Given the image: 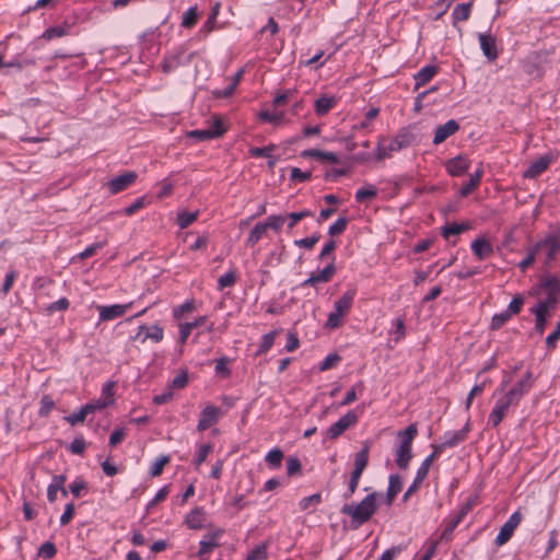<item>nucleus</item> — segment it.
I'll return each mask as SVG.
<instances>
[{"label":"nucleus","mask_w":560,"mask_h":560,"mask_svg":"<svg viewBox=\"0 0 560 560\" xmlns=\"http://www.w3.org/2000/svg\"><path fill=\"white\" fill-rule=\"evenodd\" d=\"M378 497L380 494L377 492H372L359 503L343 504L340 512L351 518L353 528H358L370 521L371 517L375 514L377 510Z\"/></svg>","instance_id":"f257e3e1"},{"label":"nucleus","mask_w":560,"mask_h":560,"mask_svg":"<svg viewBox=\"0 0 560 560\" xmlns=\"http://www.w3.org/2000/svg\"><path fill=\"white\" fill-rule=\"evenodd\" d=\"M418 433L416 424L408 425L397 433L398 444L395 447V462L400 469H406L412 458V441Z\"/></svg>","instance_id":"f03ea898"},{"label":"nucleus","mask_w":560,"mask_h":560,"mask_svg":"<svg viewBox=\"0 0 560 560\" xmlns=\"http://www.w3.org/2000/svg\"><path fill=\"white\" fill-rule=\"evenodd\" d=\"M412 142V136L406 130H400L393 139L387 140L384 137L378 138V142L375 149V158L377 161H382L392 156L394 152H398Z\"/></svg>","instance_id":"7ed1b4c3"},{"label":"nucleus","mask_w":560,"mask_h":560,"mask_svg":"<svg viewBox=\"0 0 560 560\" xmlns=\"http://www.w3.org/2000/svg\"><path fill=\"white\" fill-rule=\"evenodd\" d=\"M510 378H503L500 387L493 393V397H498L495 404L489 413L488 425L497 428L508 415L509 408L516 406L517 402L503 393L504 387L509 384Z\"/></svg>","instance_id":"20e7f679"},{"label":"nucleus","mask_w":560,"mask_h":560,"mask_svg":"<svg viewBox=\"0 0 560 560\" xmlns=\"http://www.w3.org/2000/svg\"><path fill=\"white\" fill-rule=\"evenodd\" d=\"M355 296V290H348L340 299L335 302L334 311L330 312L327 318L326 326L328 328H337L343 316L350 311Z\"/></svg>","instance_id":"39448f33"},{"label":"nucleus","mask_w":560,"mask_h":560,"mask_svg":"<svg viewBox=\"0 0 560 560\" xmlns=\"http://www.w3.org/2000/svg\"><path fill=\"white\" fill-rule=\"evenodd\" d=\"M555 304L556 298L550 294L547 299L538 301L535 306L532 307V313L536 316L535 330L539 335L544 334L547 318L553 310Z\"/></svg>","instance_id":"423d86ee"},{"label":"nucleus","mask_w":560,"mask_h":560,"mask_svg":"<svg viewBox=\"0 0 560 560\" xmlns=\"http://www.w3.org/2000/svg\"><path fill=\"white\" fill-rule=\"evenodd\" d=\"M534 246L537 252L545 250L546 265L551 262L560 252V228L548 233L542 240L534 244Z\"/></svg>","instance_id":"0eeeda50"},{"label":"nucleus","mask_w":560,"mask_h":560,"mask_svg":"<svg viewBox=\"0 0 560 560\" xmlns=\"http://www.w3.org/2000/svg\"><path fill=\"white\" fill-rule=\"evenodd\" d=\"M438 457H439V455H436V453L433 452L427 458H424V460L421 463L420 467L417 470L413 482L411 483V486L407 489V491L404 494V498H402L404 501H407L409 499V497L419 489L421 483L427 478L432 463Z\"/></svg>","instance_id":"6e6552de"},{"label":"nucleus","mask_w":560,"mask_h":560,"mask_svg":"<svg viewBox=\"0 0 560 560\" xmlns=\"http://www.w3.org/2000/svg\"><path fill=\"white\" fill-rule=\"evenodd\" d=\"M469 430V423L467 422L466 425L460 430L446 432L443 436L442 443L433 446V452L440 456L443 450L456 446L466 439Z\"/></svg>","instance_id":"1a4fd4ad"},{"label":"nucleus","mask_w":560,"mask_h":560,"mask_svg":"<svg viewBox=\"0 0 560 560\" xmlns=\"http://www.w3.org/2000/svg\"><path fill=\"white\" fill-rule=\"evenodd\" d=\"M533 373L527 371L510 389L505 390L504 388L503 393L518 404L522 397L533 387Z\"/></svg>","instance_id":"9d476101"},{"label":"nucleus","mask_w":560,"mask_h":560,"mask_svg":"<svg viewBox=\"0 0 560 560\" xmlns=\"http://www.w3.org/2000/svg\"><path fill=\"white\" fill-rule=\"evenodd\" d=\"M358 421V416L354 411H348L336 423L330 425L326 431V436L335 440L340 436L346 430L354 425Z\"/></svg>","instance_id":"9b49d317"},{"label":"nucleus","mask_w":560,"mask_h":560,"mask_svg":"<svg viewBox=\"0 0 560 560\" xmlns=\"http://www.w3.org/2000/svg\"><path fill=\"white\" fill-rule=\"evenodd\" d=\"M137 179V174L135 172H126L121 175L114 177L108 183V189L110 194H118L125 190L128 186H130Z\"/></svg>","instance_id":"f8f14e48"},{"label":"nucleus","mask_w":560,"mask_h":560,"mask_svg":"<svg viewBox=\"0 0 560 560\" xmlns=\"http://www.w3.org/2000/svg\"><path fill=\"white\" fill-rule=\"evenodd\" d=\"M479 44L483 55L488 60L493 61L498 58L497 40L495 37L489 33H480Z\"/></svg>","instance_id":"ddd939ff"},{"label":"nucleus","mask_w":560,"mask_h":560,"mask_svg":"<svg viewBox=\"0 0 560 560\" xmlns=\"http://www.w3.org/2000/svg\"><path fill=\"white\" fill-rule=\"evenodd\" d=\"M163 336H164L163 328L160 327L159 325H153V326L141 325L139 327L138 334L136 335L135 339H140V341L142 343L145 342L148 339H150L154 342H160L163 339Z\"/></svg>","instance_id":"4468645a"},{"label":"nucleus","mask_w":560,"mask_h":560,"mask_svg":"<svg viewBox=\"0 0 560 560\" xmlns=\"http://www.w3.org/2000/svg\"><path fill=\"white\" fill-rule=\"evenodd\" d=\"M470 167V163L467 158L457 155L450 159L445 163V168L451 176H460L465 174Z\"/></svg>","instance_id":"2eb2a0df"},{"label":"nucleus","mask_w":560,"mask_h":560,"mask_svg":"<svg viewBox=\"0 0 560 560\" xmlns=\"http://www.w3.org/2000/svg\"><path fill=\"white\" fill-rule=\"evenodd\" d=\"M458 129H459V125L454 119H450L445 124L438 126V128L435 129V133H434V138H433V143L436 144V145L441 144L448 137H451L454 133H456L458 131Z\"/></svg>","instance_id":"dca6fc26"},{"label":"nucleus","mask_w":560,"mask_h":560,"mask_svg":"<svg viewBox=\"0 0 560 560\" xmlns=\"http://www.w3.org/2000/svg\"><path fill=\"white\" fill-rule=\"evenodd\" d=\"M220 417V409L215 406H207L200 415V420L198 422L197 429L199 431H205L210 428L212 424L217 423Z\"/></svg>","instance_id":"f3484780"},{"label":"nucleus","mask_w":560,"mask_h":560,"mask_svg":"<svg viewBox=\"0 0 560 560\" xmlns=\"http://www.w3.org/2000/svg\"><path fill=\"white\" fill-rule=\"evenodd\" d=\"M131 306L129 304H114L109 306H98L97 310L100 312V319L103 322L112 320L119 316H122L127 310Z\"/></svg>","instance_id":"a211bd4d"},{"label":"nucleus","mask_w":560,"mask_h":560,"mask_svg":"<svg viewBox=\"0 0 560 560\" xmlns=\"http://www.w3.org/2000/svg\"><path fill=\"white\" fill-rule=\"evenodd\" d=\"M207 515L202 508L191 510L186 518L185 524L190 529H201L206 526Z\"/></svg>","instance_id":"6ab92c4d"},{"label":"nucleus","mask_w":560,"mask_h":560,"mask_svg":"<svg viewBox=\"0 0 560 560\" xmlns=\"http://www.w3.org/2000/svg\"><path fill=\"white\" fill-rule=\"evenodd\" d=\"M471 250L474 255L479 259L483 260L490 257L493 253L491 243L485 237H478L471 243Z\"/></svg>","instance_id":"aec40b11"},{"label":"nucleus","mask_w":560,"mask_h":560,"mask_svg":"<svg viewBox=\"0 0 560 560\" xmlns=\"http://www.w3.org/2000/svg\"><path fill=\"white\" fill-rule=\"evenodd\" d=\"M65 482H66V477L62 475H56L52 477V480L47 489V498L50 502L56 501L58 491H60L63 497L67 495V490L65 489Z\"/></svg>","instance_id":"412c9836"},{"label":"nucleus","mask_w":560,"mask_h":560,"mask_svg":"<svg viewBox=\"0 0 560 560\" xmlns=\"http://www.w3.org/2000/svg\"><path fill=\"white\" fill-rule=\"evenodd\" d=\"M222 530L218 529L213 533H209L203 536V538L200 541V548H199V555H207L209 553L214 547L219 545V538L222 535Z\"/></svg>","instance_id":"4be33fe9"},{"label":"nucleus","mask_w":560,"mask_h":560,"mask_svg":"<svg viewBox=\"0 0 560 560\" xmlns=\"http://www.w3.org/2000/svg\"><path fill=\"white\" fill-rule=\"evenodd\" d=\"M301 156H303V158H314V159H317V160H320V161L329 162L331 164L340 163V159H339V156L336 153H334V152H325V151H320V150H317V149L304 150L301 153Z\"/></svg>","instance_id":"5701e85b"},{"label":"nucleus","mask_w":560,"mask_h":560,"mask_svg":"<svg viewBox=\"0 0 560 560\" xmlns=\"http://www.w3.org/2000/svg\"><path fill=\"white\" fill-rule=\"evenodd\" d=\"M335 273V267L332 264L326 266L323 270L317 273L311 275L304 282L303 285H315L319 282H327Z\"/></svg>","instance_id":"b1692460"},{"label":"nucleus","mask_w":560,"mask_h":560,"mask_svg":"<svg viewBox=\"0 0 560 560\" xmlns=\"http://www.w3.org/2000/svg\"><path fill=\"white\" fill-rule=\"evenodd\" d=\"M550 164V159L548 156H541L534 163L529 165V167L524 172V177L526 178H535L540 175L544 171L548 168Z\"/></svg>","instance_id":"393cba45"},{"label":"nucleus","mask_w":560,"mask_h":560,"mask_svg":"<svg viewBox=\"0 0 560 560\" xmlns=\"http://www.w3.org/2000/svg\"><path fill=\"white\" fill-rule=\"evenodd\" d=\"M369 452L370 446L369 444H365L364 447L359 453H357L354 458V469L351 475H354L355 477H361L363 470L368 466Z\"/></svg>","instance_id":"a878e982"},{"label":"nucleus","mask_w":560,"mask_h":560,"mask_svg":"<svg viewBox=\"0 0 560 560\" xmlns=\"http://www.w3.org/2000/svg\"><path fill=\"white\" fill-rule=\"evenodd\" d=\"M206 322H207V316H200V317L196 318L194 322L180 324L179 325V342L182 345H184L187 341L191 330H195L196 327L203 325Z\"/></svg>","instance_id":"bb28decb"},{"label":"nucleus","mask_w":560,"mask_h":560,"mask_svg":"<svg viewBox=\"0 0 560 560\" xmlns=\"http://www.w3.org/2000/svg\"><path fill=\"white\" fill-rule=\"evenodd\" d=\"M337 103L336 96L323 95L315 101V113L319 116L327 114Z\"/></svg>","instance_id":"cd10ccee"},{"label":"nucleus","mask_w":560,"mask_h":560,"mask_svg":"<svg viewBox=\"0 0 560 560\" xmlns=\"http://www.w3.org/2000/svg\"><path fill=\"white\" fill-rule=\"evenodd\" d=\"M438 72L435 66H425L415 74L416 89L428 83Z\"/></svg>","instance_id":"c85d7f7f"},{"label":"nucleus","mask_w":560,"mask_h":560,"mask_svg":"<svg viewBox=\"0 0 560 560\" xmlns=\"http://www.w3.org/2000/svg\"><path fill=\"white\" fill-rule=\"evenodd\" d=\"M402 481L398 475H390L388 479V488H387V504H392L395 497L401 491Z\"/></svg>","instance_id":"c756f323"},{"label":"nucleus","mask_w":560,"mask_h":560,"mask_svg":"<svg viewBox=\"0 0 560 560\" xmlns=\"http://www.w3.org/2000/svg\"><path fill=\"white\" fill-rule=\"evenodd\" d=\"M184 52H185L184 48L179 47L174 55L167 57L162 65L163 71L170 72L173 69H175L177 66H179L182 63L180 58L184 55Z\"/></svg>","instance_id":"7c9ffc66"},{"label":"nucleus","mask_w":560,"mask_h":560,"mask_svg":"<svg viewBox=\"0 0 560 560\" xmlns=\"http://www.w3.org/2000/svg\"><path fill=\"white\" fill-rule=\"evenodd\" d=\"M377 195V189L375 186L371 184H366L362 188L358 189L355 192V200L358 202H364L366 200L373 199Z\"/></svg>","instance_id":"2f4dec72"},{"label":"nucleus","mask_w":560,"mask_h":560,"mask_svg":"<svg viewBox=\"0 0 560 560\" xmlns=\"http://www.w3.org/2000/svg\"><path fill=\"white\" fill-rule=\"evenodd\" d=\"M198 214H199L198 211L188 212L186 210H180L177 213V224H178V226L180 229L188 228L190 224H192L197 220Z\"/></svg>","instance_id":"473e14b6"},{"label":"nucleus","mask_w":560,"mask_h":560,"mask_svg":"<svg viewBox=\"0 0 560 560\" xmlns=\"http://www.w3.org/2000/svg\"><path fill=\"white\" fill-rule=\"evenodd\" d=\"M267 229L264 222H258L249 232L247 237V245L254 246L258 243V241L264 236Z\"/></svg>","instance_id":"72a5a7b5"},{"label":"nucleus","mask_w":560,"mask_h":560,"mask_svg":"<svg viewBox=\"0 0 560 560\" xmlns=\"http://www.w3.org/2000/svg\"><path fill=\"white\" fill-rule=\"evenodd\" d=\"M199 13L197 7H190L186 12L183 14L182 19V26L185 28L192 27L198 20Z\"/></svg>","instance_id":"f704fd0d"},{"label":"nucleus","mask_w":560,"mask_h":560,"mask_svg":"<svg viewBox=\"0 0 560 560\" xmlns=\"http://www.w3.org/2000/svg\"><path fill=\"white\" fill-rule=\"evenodd\" d=\"M469 229V224L468 223H450V224H446L445 226H443L442 229V235L445 237V238H448L451 235H457L466 230Z\"/></svg>","instance_id":"c9c22d12"},{"label":"nucleus","mask_w":560,"mask_h":560,"mask_svg":"<svg viewBox=\"0 0 560 560\" xmlns=\"http://www.w3.org/2000/svg\"><path fill=\"white\" fill-rule=\"evenodd\" d=\"M219 11H220V3L217 2L213 8H212V11L208 18V20L205 22V24L202 25L200 32L201 33H205V35H208L210 32L213 31L214 28V25H215V20H217V16L219 14Z\"/></svg>","instance_id":"e433bc0d"},{"label":"nucleus","mask_w":560,"mask_h":560,"mask_svg":"<svg viewBox=\"0 0 560 560\" xmlns=\"http://www.w3.org/2000/svg\"><path fill=\"white\" fill-rule=\"evenodd\" d=\"M206 130L209 131L211 139L220 138L225 132L223 122L219 117H213L210 126L206 128Z\"/></svg>","instance_id":"4c0bfd02"},{"label":"nucleus","mask_w":560,"mask_h":560,"mask_svg":"<svg viewBox=\"0 0 560 560\" xmlns=\"http://www.w3.org/2000/svg\"><path fill=\"white\" fill-rule=\"evenodd\" d=\"M287 221V217L282 214H272L267 218V220L264 222L266 225V229H271L276 232H278L283 224Z\"/></svg>","instance_id":"58836bf2"},{"label":"nucleus","mask_w":560,"mask_h":560,"mask_svg":"<svg viewBox=\"0 0 560 560\" xmlns=\"http://www.w3.org/2000/svg\"><path fill=\"white\" fill-rule=\"evenodd\" d=\"M471 3L457 4L453 11L455 21H466L470 15Z\"/></svg>","instance_id":"ea45409f"},{"label":"nucleus","mask_w":560,"mask_h":560,"mask_svg":"<svg viewBox=\"0 0 560 560\" xmlns=\"http://www.w3.org/2000/svg\"><path fill=\"white\" fill-rule=\"evenodd\" d=\"M283 458V453L280 448H272L267 455H266V462L267 464L272 468H278L281 465Z\"/></svg>","instance_id":"a19ab883"},{"label":"nucleus","mask_w":560,"mask_h":560,"mask_svg":"<svg viewBox=\"0 0 560 560\" xmlns=\"http://www.w3.org/2000/svg\"><path fill=\"white\" fill-rule=\"evenodd\" d=\"M378 113H380V109L377 107L370 108L368 110V113L365 114V118L362 121H360L359 124H355L353 126V129L361 130V129L369 128L372 120L377 117Z\"/></svg>","instance_id":"79ce46f5"},{"label":"nucleus","mask_w":560,"mask_h":560,"mask_svg":"<svg viewBox=\"0 0 560 560\" xmlns=\"http://www.w3.org/2000/svg\"><path fill=\"white\" fill-rule=\"evenodd\" d=\"M67 33H68V27L67 26H52V27L47 28L43 33V38H45L47 40H50V39H54V38L62 37Z\"/></svg>","instance_id":"37998d69"},{"label":"nucleus","mask_w":560,"mask_h":560,"mask_svg":"<svg viewBox=\"0 0 560 560\" xmlns=\"http://www.w3.org/2000/svg\"><path fill=\"white\" fill-rule=\"evenodd\" d=\"M196 310L195 302L192 300L184 302L182 305L177 306L173 311V316L175 319H179L183 317L185 313H190Z\"/></svg>","instance_id":"c03bdc74"},{"label":"nucleus","mask_w":560,"mask_h":560,"mask_svg":"<svg viewBox=\"0 0 560 560\" xmlns=\"http://www.w3.org/2000/svg\"><path fill=\"white\" fill-rule=\"evenodd\" d=\"M267 559V547L265 544L256 546L254 549H252L246 560H266Z\"/></svg>","instance_id":"a18cd8bd"},{"label":"nucleus","mask_w":560,"mask_h":560,"mask_svg":"<svg viewBox=\"0 0 560 560\" xmlns=\"http://www.w3.org/2000/svg\"><path fill=\"white\" fill-rule=\"evenodd\" d=\"M236 281V275L234 271H229L219 277L218 279V289L223 290L225 288L234 285Z\"/></svg>","instance_id":"49530a36"},{"label":"nucleus","mask_w":560,"mask_h":560,"mask_svg":"<svg viewBox=\"0 0 560 560\" xmlns=\"http://www.w3.org/2000/svg\"><path fill=\"white\" fill-rule=\"evenodd\" d=\"M259 118L273 125H279L282 122L284 114L282 112L270 113L269 110H264L259 114Z\"/></svg>","instance_id":"de8ad7c7"},{"label":"nucleus","mask_w":560,"mask_h":560,"mask_svg":"<svg viewBox=\"0 0 560 560\" xmlns=\"http://www.w3.org/2000/svg\"><path fill=\"white\" fill-rule=\"evenodd\" d=\"M276 335H277V331L275 330V331H270V332L266 334L262 337L261 343H260L258 352H257L258 354L266 353L273 346Z\"/></svg>","instance_id":"09e8293b"},{"label":"nucleus","mask_w":560,"mask_h":560,"mask_svg":"<svg viewBox=\"0 0 560 560\" xmlns=\"http://www.w3.org/2000/svg\"><path fill=\"white\" fill-rule=\"evenodd\" d=\"M320 501H322L320 494L319 493H314V494H312L310 497L303 498L300 501L299 505H300V509L302 511H305V510L310 509L311 506L318 505L320 503Z\"/></svg>","instance_id":"8fccbe9b"},{"label":"nucleus","mask_w":560,"mask_h":560,"mask_svg":"<svg viewBox=\"0 0 560 560\" xmlns=\"http://www.w3.org/2000/svg\"><path fill=\"white\" fill-rule=\"evenodd\" d=\"M312 215L311 211L303 210L299 212H291L287 217V220H289L288 228L289 230L293 229L295 224L301 221L302 219Z\"/></svg>","instance_id":"3c124183"},{"label":"nucleus","mask_w":560,"mask_h":560,"mask_svg":"<svg viewBox=\"0 0 560 560\" xmlns=\"http://www.w3.org/2000/svg\"><path fill=\"white\" fill-rule=\"evenodd\" d=\"M537 253L534 245L527 248L526 257L518 264L522 271H525L535 261Z\"/></svg>","instance_id":"603ef678"},{"label":"nucleus","mask_w":560,"mask_h":560,"mask_svg":"<svg viewBox=\"0 0 560 560\" xmlns=\"http://www.w3.org/2000/svg\"><path fill=\"white\" fill-rule=\"evenodd\" d=\"M276 149V145H268L264 148H250L249 154L255 158H267L271 159V153Z\"/></svg>","instance_id":"864d4df0"},{"label":"nucleus","mask_w":560,"mask_h":560,"mask_svg":"<svg viewBox=\"0 0 560 560\" xmlns=\"http://www.w3.org/2000/svg\"><path fill=\"white\" fill-rule=\"evenodd\" d=\"M170 462L168 456H161L156 458L150 469V474L153 477L160 476L163 471L164 466Z\"/></svg>","instance_id":"5fc2aeb1"},{"label":"nucleus","mask_w":560,"mask_h":560,"mask_svg":"<svg viewBox=\"0 0 560 560\" xmlns=\"http://www.w3.org/2000/svg\"><path fill=\"white\" fill-rule=\"evenodd\" d=\"M55 402L50 396L45 395L40 400L39 416L46 417L54 409Z\"/></svg>","instance_id":"6e6d98bb"},{"label":"nucleus","mask_w":560,"mask_h":560,"mask_svg":"<svg viewBox=\"0 0 560 560\" xmlns=\"http://www.w3.org/2000/svg\"><path fill=\"white\" fill-rule=\"evenodd\" d=\"M211 451H212L211 444H203L199 447L196 459H195L196 468H198L207 459V457Z\"/></svg>","instance_id":"4d7b16f0"},{"label":"nucleus","mask_w":560,"mask_h":560,"mask_svg":"<svg viewBox=\"0 0 560 560\" xmlns=\"http://www.w3.org/2000/svg\"><path fill=\"white\" fill-rule=\"evenodd\" d=\"M513 533L514 532L512 529H509V527L503 524L502 527L500 528V532H499L497 538H495V544L498 546L504 545L505 542H508L510 540Z\"/></svg>","instance_id":"13d9d810"},{"label":"nucleus","mask_w":560,"mask_h":560,"mask_svg":"<svg viewBox=\"0 0 560 560\" xmlns=\"http://www.w3.org/2000/svg\"><path fill=\"white\" fill-rule=\"evenodd\" d=\"M88 415L85 408L82 407L78 412L65 417V420L71 425H75L79 422H83Z\"/></svg>","instance_id":"bf43d9fd"},{"label":"nucleus","mask_w":560,"mask_h":560,"mask_svg":"<svg viewBox=\"0 0 560 560\" xmlns=\"http://www.w3.org/2000/svg\"><path fill=\"white\" fill-rule=\"evenodd\" d=\"M56 553V547L52 542H45L40 546L39 550H38V556L39 557H43L45 559H50L55 556Z\"/></svg>","instance_id":"052dcab7"},{"label":"nucleus","mask_w":560,"mask_h":560,"mask_svg":"<svg viewBox=\"0 0 560 560\" xmlns=\"http://www.w3.org/2000/svg\"><path fill=\"white\" fill-rule=\"evenodd\" d=\"M229 359L223 357L217 360L215 373L222 377L230 375V369L228 368Z\"/></svg>","instance_id":"680f3d73"},{"label":"nucleus","mask_w":560,"mask_h":560,"mask_svg":"<svg viewBox=\"0 0 560 560\" xmlns=\"http://www.w3.org/2000/svg\"><path fill=\"white\" fill-rule=\"evenodd\" d=\"M510 317L511 316L505 311H503L499 314H495L491 320V328L499 329L501 326H503L510 319Z\"/></svg>","instance_id":"e2e57ef3"},{"label":"nucleus","mask_w":560,"mask_h":560,"mask_svg":"<svg viewBox=\"0 0 560 560\" xmlns=\"http://www.w3.org/2000/svg\"><path fill=\"white\" fill-rule=\"evenodd\" d=\"M311 172H303L298 167L291 168L290 178L294 182H306L311 178Z\"/></svg>","instance_id":"0e129e2a"},{"label":"nucleus","mask_w":560,"mask_h":560,"mask_svg":"<svg viewBox=\"0 0 560 560\" xmlns=\"http://www.w3.org/2000/svg\"><path fill=\"white\" fill-rule=\"evenodd\" d=\"M318 240H319V235H313V236H310V237H305V238H301V240L294 241V245H296L299 247L311 249L318 242Z\"/></svg>","instance_id":"69168bd1"},{"label":"nucleus","mask_w":560,"mask_h":560,"mask_svg":"<svg viewBox=\"0 0 560 560\" xmlns=\"http://www.w3.org/2000/svg\"><path fill=\"white\" fill-rule=\"evenodd\" d=\"M347 228V219L346 218H339L334 224L329 226V234L336 235L341 234Z\"/></svg>","instance_id":"338daca9"},{"label":"nucleus","mask_w":560,"mask_h":560,"mask_svg":"<svg viewBox=\"0 0 560 560\" xmlns=\"http://www.w3.org/2000/svg\"><path fill=\"white\" fill-rule=\"evenodd\" d=\"M559 339H560V322L557 324L556 329L550 335L547 336L546 346L549 349H553Z\"/></svg>","instance_id":"774afa93"}]
</instances>
